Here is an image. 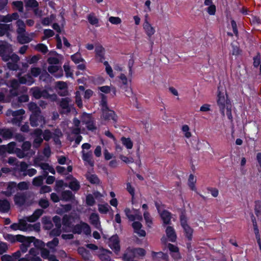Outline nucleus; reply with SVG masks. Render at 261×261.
Instances as JSON below:
<instances>
[{"mask_svg":"<svg viewBox=\"0 0 261 261\" xmlns=\"http://www.w3.org/2000/svg\"><path fill=\"white\" fill-rule=\"evenodd\" d=\"M98 255L103 261H109L111 259V252L108 250L100 249L98 250Z\"/></svg>","mask_w":261,"mask_h":261,"instance_id":"b1692460","label":"nucleus"},{"mask_svg":"<svg viewBox=\"0 0 261 261\" xmlns=\"http://www.w3.org/2000/svg\"><path fill=\"white\" fill-rule=\"evenodd\" d=\"M254 210L257 215L261 213V201L257 200L255 202Z\"/></svg>","mask_w":261,"mask_h":261,"instance_id":"680f3d73","label":"nucleus"},{"mask_svg":"<svg viewBox=\"0 0 261 261\" xmlns=\"http://www.w3.org/2000/svg\"><path fill=\"white\" fill-rule=\"evenodd\" d=\"M42 223L44 225L45 229H49L52 227V223L49 218L47 217H43L42 218Z\"/></svg>","mask_w":261,"mask_h":261,"instance_id":"13d9d810","label":"nucleus"},{"mask_svg":"<svg viewBox=\"0 0 261 261\" xmlns=\"http://www.w3.org/2000/svg\"><path fill=\"white\" fill-rule=\"evenodd\" d=\"M119 79L121 83L125 87H127L129 83L131 82L130 79H128L124 74H121L120 75Z\"/></svg>","mask_w":261,"mask_h":261,"instance_id":"5fc2aeb1","label":"nucleus"},{"mask_svg":"<svg viewBox=\"0 0 261 261\" xmlns=\"http://www.w3.org/2000/svg\"><path fill=\"white\" fill-rule=\"evenodd\" d=\"M126 189L128 192L132 195V204H134V188L130 185L129 183L126 184Z\"/></svg>","mask_w":261,"mask_h":261,"instance_id":"e2e57ef3","label":"nucleus"},{"mask_svg":"<svg viewBox=\"0 0 261 261\" xmlns=\"http://www.w3.org/2000/svg\"><path fill=\"white\" fill-rule=\"evenodd\" d=\"M49 55L50 57L48 58L47 62L50 65H57L63 60L62 56L55 51L50 52Z\"/></svg>","mask_w":261,"mask_h":261,"instance_id":"4468645a","label":"nucleus"},{"mask_svg":"<svg viewBox=\"0 0 261 261\" xmlns=\"http://www.w3.org/2000/svg\"><path fill=\"white\" fill-rule=\"evenodd\" d=\"M143 216L146 224L148 227H150L152 224V220L149 213L147 211H144L143 212Z\"/></svg>","mask_w":261,"mask_h":261,"instance_id":"37998d69","label":"nucleus"},{"mask_svg":"<svg viewBox=\"0 0 261 261\" xmlns=\"http://www.w3.org/2000/svg\"><path fill=\"white\" fill-rule=\"evenodd\" d=\"M76 218L64 216L63 220V225L65 227V229L68 231H71L74 233H84L86 234H89L91 233V229L89 225L85 223H81L80 224L73 227L72 224L73 222H75Z\"/></svg>","mask_w":261,"mask_h":261,"instance_id":"7ed1b4c3","label":"nucleus"},{"mask_svg":"<svg viewBox=\"0 0 261 261\" xmlns=\"http://www.w3.org/2000/svg\"><path fill=\"white\" fill-rule=\"evenodd\" d=\"M217 103L221 114L223 116L226 115L229 120H232V105L228 98L226 88L223 84H220L218 87Z\"/></svg>","mask_w":261,"mask_h":261,"instance_id":"f257e3e1","label":"nucleus"},{"mask_svg":"<svg viewBox=\"0 0 261 261\" xmlns=\"http://www.w3.org/2000/svg\"><path fill=\"white\" fill-rule=\"evenodd\" d=\"M4 238L6 240L11 243H14L16 241H18L22 243H28L32 242V240L34 239V238L29 239L21 235L13 236L9 234H5L4 236Z\"/></svg>","mask_w":261,"mask_h":261,"instance_id":"9d476101","label":"nucleus"},{"mask_svg":"<svg viewBox=\"0 0 261 261\" xmlns=\"http://www.w3.org/2000/svg\"><path fill=\"white\" fill-rule=\"evenodd\" d=\"M124 213L128 220L132 222V226L134 232L139 237H144L146 233L143 229L142 222L143 218L141 213L139 210L135 208L130 210L129 208H125L124 210Z\"/></svg>","mask_w":261,"mask_h":261,"instance_id":"f03ea898","label":"nucleus"},{"mask_svg":"<svg viewBox=\"0 0 261 261\" xmlns=\"http://www.w3.org/2000/svg\"><path fill=\"white\" fill-rule=\"evenodd\" d=\"M62 198L63 200L68 201L72 199L73 195L69 191H66L62 194Z\"/></svg>","mask_w":261,"mask_h":261,"instance_id":"4d7b16f0","label":"nucleus"},{"mask_svg":"<svg viewBox=\"0 0 261 261\" xmlns=\"http://www.w3.org/2000/svg\"><path fill=\"white\" fill-rule=\"evenodd\" d=\"M42 131L40 129H36L34 133V141L33 145L37 147L42 142L43 139L42 138Z\"/></svg>","mask_w":261,"mask_h":261,"instance_id":"4be33fe9","label":"nucleus"},{"mask_svg":"<svg viewBox=\"0 0 261 261\" xmlns=\"http://www.w3.org/2000/svg\"><path fill=\"white\" fill-rule=\"evenodd\" d=\"M10 204L7 200H0V211L6 212L9 209Z\"/></svg>","mask_w":261,"mask_h":261,"instance_id":"3c124183","label":"nucleus"},{"mask_svg":"<svg viewBox=\"0 0 261 261\" xmlns=\"http://www.w3.org/2000/svg\"><path fill=\"white\" fill-rule=\"evenodd\" d=\"M4 60L9 61L8 63V67L11 70H16L17 69V65L16 63L19 60L18 56L15 54H11L8 56H4Z\"/></svg>","mask_w":261,"mask_h":261,"instance_id":"1a4fd4ad","label":"nucleus"},{"mask_svg":"<svg viewBox=\"0 0 261 261\" xmlns=\"http://www.w3.org/2000/svg\"><path fill=\"white\" fill-rule=\"evenodd\" d=\"M98 211L101 214H107L111 207L108 203L100 204L98 205Z\"/></svg>","mask_w":261,"mask_h":261,"instance_id":"a18cd8bd","label":"nucleus"},{"mask_svg":"<svg viewBox=\"0 0 261 261\" xmlns=\"http://www.w3.org/2000/svg\"><path fill=\"white\" fill-rule=\"evenodd\" d=\"M196 177L193 174H190L188 178V184L191 190L195 191L196 190L195 184L196 182Z\"/></svg>","mask_w":261,"mask_h":261,"instance_id":"473e14b6","label":"nucleus"},{"mask_svg":"<svg viewBox=\"0 0 261 261\" xmlns=\"http://www.w3.org/2000/svg\"><path fill=\"white\" fill-rule=\"evenodd\" d=\"M82 159L91 166H93V162L92 160V153L91 151L86 152L82 150Z\"/></svg>","mask_w":261,"mask_h":261,"instance_id":"c85d7f7f","label":"nucleus"},{"mask_svg":"<svg viewBox=\"0 0 261 261\" xmlns=\"http://www.w3.org/2000/svg\"><path fill=\"white\" fill-rule=\"evenodd\" d=\"M53 221L57 228V230H53L51 231V234L54 236H59L61 233V231L59 230V228L61 227L60 218L58 216H55L53 218Z\"/></svg>","mask_w":261,"mask_h":261,"instance_id":"7c9ffc66","label":"nucleus"},{"mask_svg":"<svg viewBox=\"0 0 261 261\" xmlns=\"http://www.w3.org/2000/svg\"><path fill=\"white\" fill-rule=\"evenodd\" d=\"M20 253L17 252L14 253L12 256L9 255H4L2 256L1 259L2 261H16V260L19 257Z\"/></svg>","mask_w":261,"mask_h":261,"instance_id":"c756f323","label":"nucleus"},{"mask_svg":"<svg viewBox=\"0 0 261 261\" xmlns=\"http://www.w3.org/2000/svg\"><path fill=\"white\" fill-rule=\"evenodd\" d=\"M98 90L102 93L107 94L111 91L113 92L114 95H116V89L115 88L109 86H104L98 87Z\"/></svg>","mask_w":261,"mask_h":261,"instance_id":"f704fd0d","label":"nucleus"},{"mask_svg":"<svg viewBox=\"0 0 261 261\" xmlns=\"http://www.w3.org/2000/svg\"><path fill=\"white\" fill-rule=\"evenodd\" d=\"M29 109L32 112L30 117V122L32 126H42L45 124V121L42 116L40 115V111L37 105L31 103L29 106Z\"/></svg>","mask_w":261,"mask_h":261,"instance_id":"39448f33","label":"nucleus"},{"mask_svg":"<svg viewBox=\"0 0 261 261\" xmlns=\"http://www.w3.org/2000/svg\"><path fill=\"white\" fill-rule=\"evenodd\" d=\"M69 187L71 190L77 191L80 188V184L76 179L72 177L71 181L69 183Z\"/></svg>","mask_w":261,"mask_h":261,"instance_id":"c03bdc74","label":"nucleus"},{"mask_svg":"<svg viewBox=\"0 0 261 261\" xmlns=\"http://www.w3.org/2000/svg\"><path fill=\"white\" fill-rule=\"evenodd\" d=\"M44 177L42 176H39L35 177L33 180V184L36 186H39L42 185Z\"/></svg>","mask_w":261,"mask_h":261,"instance_id":"052dcab7","label":"nucleus"},{"mask_svg":"<svg viewBox=\"0 0 261 261\" xmlns=\"http://www.w3.org/2000/svg\"><path fill=\"white\" fill-rule=\"evenodd\" d=\"M128 253H131L135 257H140L144 256L146 253L145 250L143 248H134V251H129Z\"/></svg>","mask_w":261,"mask_h":261,"instance_id":"72a5a7b5","label":"nucleus"},{"mask_svg":"<svg viewBox=\"0 0 261 261\" xmlns=\"http://www.w3.org/2000/svg\"><path fill=\"white\" fill-rule=\"evenodd\" d=\"M159 212L160 213V216L164 224H169L171 219L170 213L167 211L160 212V211L159 210Z\"/></svg>","mask_w":261,"mask_h":261,"instance_id":"393cba45","label":"nucleus"},{"mask_svg":"<svg viewBox=\"0 0 261 261\" xmlns=\"http://www.w3.org/2000/svg\"><path fill=\"white\" fill-rule=\"evenodd\" d=\"M166 234L168 240L174 242L176 240V234L174 228L171 226H168L166 229Z\"/></svg>","mask_w":261,"mask_h":261,"instance_id":"aec40b11","label":"nucleus"},{"mask_svg":"<svg viewBox=\"0 0 261 261\" xmlns=\"http://www.w3.org/2000/svg\"><path fill=\"white\" fill-rule=\"evenodd\" d=\"M88 20L89 23L95 27H98L99 25V20L97 17L93 14H90L88 16Z\"/></svg>","mask_w":261,"mask_h":261,"instance_id":"ea45409f","label":"nucleus"},{"mask_svg":"<svg viewBox=\"0 0 261 261\" xmlns=\"http://www.w3.org/2000/svg\"><path fill=\"white\" fill-rule=\"evenodd\" d=\"M88 180L92 184H98L99 182V179L96 175L94 174H88L87 175Z\"/></svg>","mask_w":261,"mask_h":261,"instance_id":"6e6d98bb","label":"nucleus"},{"mask_svg":"<svg viewBox=\"0 0 261 261\" xmlns=\"http://www.w3.org/2000/svg\"><path fill=\"white\" fill-rule=\"evenodd\" d=\"M216 6L214 5L209 6L207 8V12L211 15H214L216 13Z\"/></svg>","mask_w":261,"mask_h":261,"instance_id":"774afa93","label":"nucleus"},{"mask_svg":"<svg viewBox=\"0 0 261 261\" xmlns=\"http://www.w3.org/2000/svg\"><path fill=\"white\" fill-rule=\"evenodd\" d=\"M86 203L90 206L93 205L95 202V199L93 194H89L86 197Z\"/></svg>","mask_w":261,"mask_h":261,"instance_id":"bf43d9fd","label":"nucleus"},{"mask_svg":"<svg viewBox=\"0 0 261 261\" xmlns=\"http://www.w3.org/2000/svg\"><path fill=\"white\" fill-rule=\"evenodd\" d=\"M0 148H4L10 153H14L15 151V143L11 142L8 144L7 147L2 146Z\"/></svg>","mask_w":261,"mask_h":261,"instance_id":"603ef678","label":"nucleus"},{"mask_svg":"<svg viewBox=\"0 0 261 261\" xmlns=\"http://www.w3.org/2000/svg\"><path fill=\"white\" fill-rule=\"evenodd\" d=\"M71 59L76 64L80 63L85 62L84 59L82 57L81 54L77 52L71 56Z\"/></svg>","mask_w":261,"mask_h":261,"instance_id":"4c0bfd02","label":"nucleus"},{"mask_svg":"<svg viewBox=\"0 0 261 261\" xmlns=\"http://www.w3.org/2000/svg\"><path fill=\"white\" fill-rule=\"evenodd\" d=\"M82 121L87 125V127L89 130H92L94 128V126L91 121V117L89 114H83L82 117Z\"/></svg>","mask_w":261,"mask_h":261,"instance_id":"5701e85b","label":"nucleus"},{"mask_svg":"<svg viewBox=\"0 0 261 261\" xmlns=\"http://www.w3.org/2000/svg\"><path fill=\"white\" fill-rule=\"evenodd\" d=\"M61 136L62 133L59 130H56L53 135L48 130H45L43 134L44 140L47 141L51 138H53L56 144H60V141L59 139Z\"/></svg>","mask_w":261,"mask_h":261,"instance_id":"f8f14e48","label":"nucleus"},{"mask_svg":"<svg viewBox=\"0 0 261 261\" xmlns=\"http://www.w3.org/2000/svg\"><path fill=\"white\" fill-rule=\"evenodd\" d=\"M89 219L91 224L94 225L95 228L99 230L101 229L99 216L97 214H91V215L90 216Z\"/></svg>","mask_w":261,"mask_h":261,"instance_id":"a211bd4d","label":"nucleus"},{"mask_svg":"<svg viewBox=\"0 0 261 261\" xmlns=\"http://www.w3.org/2000/svg\"><path fill=\"white\" fill-rule=\"evenodd\" d=\"M43 210L38 209L35 211L33 214L25 218L24 219L20 220L18 223H14L11 225V228L14 230H20L22 231H27L29 229V225L27 221L33 222L37 220L43 214Z\"/></svg>","mask_w":261,"mask_h":261,"instance_id":"20e7f679","label":"nucleus"},{"mask_svg":"<svg viewBox=\"0 0 261 261\" xmlns=\"http://www.w3.org/2000/svg\"><path fill=\"white\" fill-rule=\"evenodd\" d=\"M101 95L102 99L100 102V106L102 111V117L106 120H112L114 121H116L117 117L115 113L108 108L106 97L102 94Z\"/></svg>","mask_w":261,"mask_h":261,"instance_id":"0eeeda50","label":"nucleus"},{"mask_svg":"<svg viewBox=\"0 0 261 261\" xmlns=\"http://www.w3.org/2000/svg\"><path fill=\"white\" fill-rule=\"evenodd\" d=\"M17 26L18 27L17 32L19 34L18 40L22 44L29 42L31 41L35 35L32 33L30 35L23 34L25 32V24L23 21L18 20L17 21Z\"/></svg>","mask_w":261,"mask_h":261,"instance_id":"423d86ee","label":"nucleus"},{"mask_svg":"<svg viewBox=\"0 0 261 261\" xmlns=\"http://www.w3.org/2000/svg\"><path fill=\"white\" fill-rule=\"evenodd\" d=\"M108 21L114 25H120L122 23V19L117 16H110L108 18Z\"/></svg>","mask_w":261,"mask_h":261,"instance_id":"de8ad7c7","label":"nucleus"},{"mask_svg":"<svg viewBox=\"0 0 261 261\" xmlns=\"http://www.w3.org/2000/svg\"><path fill=\"white\" fill-rule=\"evenodd\" d=\"M63 68L66 74V76L67 77H73V71L72 69L70 68V66H69L68 63H65L64 66Z\"/></svg>","mask_w":261,"mask_h":261,"instance_id":"8fccbe9b","label":"nucleus"},{"mask_svg":"<svg viewBox=\"0 0 261 261\" xmlns=\"http://www.w3.org/2000/svg\"><path fill=\"white\" fill-rule=\"evenodd\" d=\"M109 247L116 253H118L120 251L119 241L117 236H113L111 237L108 242Z\"/></svg>","mask_w":261,"mask_h":261,"instance_id":"ddd939ff","label":"nucleus"},{"mask_svg":"<svg viewBox=\"0 0 261 261\" xmlns=\"http://www.w3.org/2000/svg\"><path fill=\"white\" fill-rule=\"evenodd\" d=\"M36 48L41 51L43 53H46L48 51L47 47L43 44H38L36 46Z\"/></svg>","mask_w":261,"mask_h":261,"instance_id":"338daca9","label":"nucleus"},{"mask_svg":"<svg viewBox=\"0 0 261 261\" xmlns=\"http://www.w3.org/2000/svg\"><path fill=\"white\" fill-rule=\"evenodd\" d=\"M32 91L33 96L36 98H39L41 97H43L45 98H50L52 100H55L56 99V95H50L48 94H47L46 92H41L39 90V89L37 88L32 89Z\"/></svg>","mask_w":261,"mask_h":261,"instance_id":"2eb2a0df","label":"nucleus"},{"mask_svg":"<svg viewBox=\"0 0 261 261\" xmlns=\"http://www.w3.org/2000/svg\"><path fill=\"white\" fill-rule=\"evenodd\" d=\"M29 188V183L27 182H21L17 185V189H18L20 190H27Z\"/></svg>","mask_w":261,"mask_h":261,"instance_id":"0e129e2a","label":"nucleus"},{"mask_svg":"<svg viewBox=\"0 0 261 261\" xmlns=\"http://www.w3.org/2000/svg\"><path fill=\"white\" fill-rule=\"evenodd\" d=\"M119 158L124 163L126 164L132 163L134 162V160L132 158H128L126 156L120 155Z\"/></svg>","mask_w":261,"mask_h":261,"instance_id":"69168bd1","label":"nucleus"},{"mask_svg":"<svg viewBox=\"0 0 261 261\" xmlns=\"http://www.w3.org/2000/svg\"><path fill=\"white\" fill-rule=\"evenodd\" d=\"M105 49L101 45H97L95 48V59L98 62L103 63L105 61Z\"/></svg>","mask_w":261,"mask_h":261,"instance_id":"9b49d317","label":"nucleus"},{"mask_svg":"<svg viewBox=\"0 0 261 261\" xmlns=\"http://www.w3.org/2000/svg\"><path fill=\"white\" fill-rule=\"evenodd\" d=\"M103 65L105 66V69L107 73L110 76V77L112 78L114 77V74L113 73V69L109 63L107 61H105L103 62Z\"/></svg>","mask_w":261,"mask_h":261,"instance_id":"864d4df0","label":"nucleus"},{"mask_svg":"<svg viewBox=\"0 0 261 261\" xmlns=\"http://www.w3.org/2000/svg\"><path fill=\"white\" fill-rule=\"evenodd\" d=\"M35 164L36 165H38L39 166H40L41 167V168L44 170V176H45L46 174H47L49 172H50L52 174H54L55 173V171L54 169L52 167L50 166L48 164H46V163L38 164L37 160L35 161Z\"/></svg>","mask_w":261,"mask_h":261,"instance_id":"a878e982","label":"nucleus"},{"mask_svg":"<svg viewBox=\"0 0 261 261\" xmlns=\"http://www.w3.org/2000/svg\"><path fill=\"white\" fill-rule=\"evenodd\" d=\"M12 28L11 24L0 23V36H2L5 35L8 36V34L11 31Z\"/></svg>","mask_w":261,"mask_h":261,"instance_id":"bb28decb","label":"nucleus"},{"mask_svg":"<svg viewBox=\"0 0 261 261\" xmlns=\"http://www.w3.org/2000/svg\"><path fill=\"white\" fill-rule=\"evenodd\" d=\"M181 132L184 136L187 138H190L192 136V133L190 131V127L187 125L184 124L181 126Z\"/></svg>","mask_w":261,"mask_h":261,"instance_id":"79ce46f5","label":"nucleus"},{"mask_svg":"<svg viewBox=\"0 0 261 261\" xmlns=\"http://www.w3.org/2000/svg\"><path fill=\"white\" fill-rule=\"evenodd\" d=\"M152 257L153 261H168V255L162 252H152Z\"/></svg>","mask_w":261,"mask_h":261,"instance_id":"6ab92c4d","label":"nucleus"},{"mask_svg":"<svg viewBox=\"0 0 261 261\" xmlns=\"http://www.w3.org/2000/svg\"><path fill=\"white\" fill-rule=\"evenodd\" d=\"M121 140L123 145H124L127 149H129L132 148L133 144L129 138L122 137Z\"/></svg>","mask_w":261,"mask_h":261,"instance_id":"09e8293b","label":"nucleus"},{"mask_svg":"<svg viewBox=\"0 0 261 261\" xmlns=\"http://www.w3.org/2000/svg\"><path fill=\"white\" fill-rule=\"evenodd\" d=\"M14 201L16 204L22 205L25 201V197L22 194H17L15 196Z\"/></svg>","mask_w":261,"mask_h":261,"instance_id":"49530a36","label":"nucleus"},{"mask_svg":"<svg viewBox=\"0 0 261 261\" xmlns=\"http://www.w3.org/2000/svg\"><path fill=\"white\" fill-rule=\"evenodd\" d=\"M19 82L21 84H25L31 85L34 83L33 79L30 75H27L19 79Z\"/></svg>","mask_w":261,"mask_h":261,"instance_id":"a19ab883","label":"nucleus"},{"mask_svg":"<svg viewBox=\"0 0 261 261\" xmlns=\"http://www.w3.org/2000/svg\"><path fill=\"white\" fill-rule=\"evenodd\" d=\"M24 113V111L22 109L12 112V115L14 117V122L16 123V121H20L22 120L23 119V115Z\"/></svg>","mask_w":261,"mask_h":261,"instance_id":"2f4dec72","label":"nucleus"},{"mask_svg":"<svg viewBox=\"0 0 261 261\" xmlns=\"http://www.w3.org/2000/svg\"><path fill=\"white\" fill-rule=\"evenodd\" d=\"M60 106L63 112H68L72 109L71 101L68 98H62Z\"/></svg>","mask_w":261,"mask_h":261,"instance_id":"f3484780","label":"nucleus"},{"mask_svg":"<svg viewBox=\"0 0 261 261\" xmlns=\"http://www.w3.org/2000/svg\"><path fill=\"white\" fill-rule=\"evenodd\" d=\"M129 251H134V248H128L124 253L123 259L124 261H133L135 256H134Z\"/></svg>","mask_w":261,"mask_h":261,"instance_id":"58836bf2","label":"nucleus"},{"mask_svg":"<svg viewBox=\"0 0 261 261\" xmlns=\"http://www.w3.org/2000/svg\"><path fill=\"white\" fill-rule=\"evenodd\" d=\"M48 71L53 74L56 77H60L62 76L63 73L60 67L57 65H50L48 67Z\"/></svg>","mask_w":261,"mask_h":261,"instance_id":"412c9836","label":"nucleus"},{"mask_svg":"<svg viewBox=\"0 0 261 261\" xmlns=\"http://www.w3.org/2000/svg\"><path fill=\"white\" fill-rule=\"evenodd\" d=\"M17 190L16 184L14 182H11L7 185V190L5 192V194L7 196L11 195L15 190Z\"/></svg>","mask_w":261,"mask_h":261,"instance_id":"c9c22d12","label":"nucleus"},{"mask_svg":"<svg viewBox=\"0 0 261 261\" xmlns=\"http://www.w3.org/2000/svg\"><path fill=\"white\" fill-rule=\"evenodd\" d=\"M18 15L17 13H14L12 15H7L6 16L0 15V22H9L13 20L17 19Z\"/></svg>","mask_w":261,"mask_h":261,"instance_id":"cd10ccee","label":"nucleus"},{"mask_svg":"<svg viewBox=\"0 0 261 261\" xmlns=\"http://www.w3.org/2000/svg\"><path fill=\"white\" fill-rule=\"evenodd\" d=\"M56 87L57 89L61 90L58 92L61 95H65L67 94L66 84L63 82H58L56 83Z\"/></svg>","mask_w":261,"mask_h":261,"instance_id":"e433bc0d","label":"nucleus"},{"mask_svg":"<svg viewBox=\"0 0 261 261\" xmlns=\"http://www.w3.org/2000/svg\"><path fill=\"white\" fill-rule=\"evenodd\" d=\"M143 27L145 34L149 38L151 37L155 33V28L147 20L144 21Z\"/></svg>","mask_w":261,"mask_h":261,"instance_id":"dca6fc26","label":"nucleus"},{"mask_svg":"<svg viewBox=\"0 0 261 261\" xmlns=\"http://www.w3.org/2000/svg\"><path fill=\"white\" fill-rule=\"evenodd\" d=\"M180 225L184 229L185 237L189 240H191L193 237V229L188 224V220L186 216L182 214L180 217Z\"/></svg>","mask_w":261,"mask_h":261,"instance_id":"6e6552de","label":"nucleus"}]
</instances>
